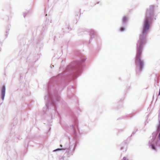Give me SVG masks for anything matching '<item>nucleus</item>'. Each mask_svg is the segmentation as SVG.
I'll return each instance as SVG.
<instances>
[{"mask_svg": "<svg viewBox=\"0 0 160 160\" xmlns=\"http://www.w3.org/2000/svg\"><path fill=\"white\" fill-rule=\"evenodd\" d=\"M60 146L61 147H62V145H60Z\"/></svg>", "mask_w": 160, "mask_h": 160, "instance_id": "nucleus-7", "label": "nucleus"}, {"mask_svg": "<svg viewBox=\"0 0 160 160\" xmlns=\"http://www.w3.org/2000/svg\"><path fill=\"white\" fill-rule=\"evenodd\" d=\"M149 27L148 19L147 18L145 19L144 22L143 29V32H146L149 29Z\"/></svg>", "mask_w": 160, "mask_h": 160, "instance_id": "nucleus-2", "label": "nucleus"}, {"mask_svg": "<svg viewBox=\"0 0 160 160\" xmlns=\"http://www.w3.org/2000/svg\"><path fill=\"white\" fill-rule=\"evenodd\" d=\"M5 88L4 86H3L2 90V98L3 99L5 94Z\"/></svg>", "mask_w": 160, "mask_h": 160, "instance_id": "nucleus-3", "label": "nucleus"}, {"mask_svg": "<svg viewBox=\"0 0 160 160\" xmlns=\"http://www.w3.org/2000/svg\"><path fill=\"white\" fill-rule=\"evenodd\" d=\"M152 149H155L153 145H152Z\"/></svg>", "mask_w": 160, "mask_h": 160, "instance_id": "nucleus-6", "label": "nucleus"}, {"mask_svg": "<svg viewBox=\"0 0 160 160\" xmlns=\"http://www.w3.org/2000/svg\"><path fill=\"white\" fill-rule=\"evenodd\" d=\"M128 18L126 16H124L122 18V21L124 22H125L127 20Z\"/></svg>", "mask_w": 160, "mask_h": 160, "instance_id": "nucleus-4", "label": "nucleus"}, {"mask_svg": "<svg viewBox=\"0 0 160 160\" xmlns=\"http://www.w3.org/2000/svg\"><path fill=\"white\" fill-rule=\"evenodd\" d=\"M125 29L123 27H121V28L120 30L121 31H123Z\"/></svg>", "mask_w": 160, "mask_h": 160, "instance_id": "nucleus-5", "label": "nucleus"}, {"mask_svg": "<svg viewBox=\"0 0 160 160\" xmlns=\"http://www.w3.org/2000/svg\"><path fill=\"white\" fill-rule=\"evenodd\" d=\"M141 51L140 49H138L137 53L136 58V63L139 64L140 67H142L143 65V62L140 59Z\"/></svg>", "mask_w": 160, "mask_h": 160, "instance_id": "nucleus-1", "label": "nucleus"}]
</instances>
